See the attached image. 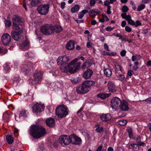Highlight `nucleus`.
<instances>
[{"mask_svg": "<svg viewBox=\"0 0 151 151\" xmlns=\"http://www.w3.org/2000/svg\"><path fill=\"white\" fill-rule=\"evenodd\" d=\"M46 133L45 129L42 127L35 125H31L29 131V135L36 139L44 136Z\"/></svg>", "mask_w": 151, "mask_h": 151, "instance_id": "obj_1", "label": "nucleus"}, {"mask_svg": "<svg viewBox=\"0 0 151 151\" xmlns=\"http://www.w3.org/2000/svg\"><path fill=\"white\" fill-rule=\"evenodd\" d=\"M81 63L78 62L76 64H74L70 63L67 66H60V68L62 71L66 73L69 72L71 73L76 72L79 70Z\"/></svg>", "mask_w": 151, "mask_h": 151, "instance_id": "obj_2", "label": "nucleus"}, {"mask_svg": "<svg viewBox=\"0 0 151 151\" xmlns=\"http://www.w3.org/2000/svg\"><path fill=\"white\" fill-rule=\"evenodd\" d=\"M56 114L60 118L65 116L68 114V109L64 105L58 107L56 109Z\"/></svg>", "mask_w": 151, "mask_h": 151, "instance_id": "obj_3", "label": "nucleus"}, {"mask_svg": "<svg viewBox=\"0 0 151 151\" xmlns=\"http://www.w3.org/2000/svg\"><path fill=\"white\" fill-rule=\"evenodd\" d=\"M91 88H90L84 82L81 85H78L76 87V91L79 94H84L90 91Z\"/></svg>", "mask_w": 151, "mask_h": 151, "instance_id": "obj_4", "label": "nucleus"}, {"mask_svg": "<svg viewBox=\"0 0 151 151\" xmlns=\"http://www.w3.org/2000/svg\"><path fill=\"white\" fill-rule=\"evenodd\" d=\"M71 135L70 136L66 135L60 136L58 139L59 142L63 146L68 145L71 143Z\"/></svg>", "mask_w": 151, "mask_h": 151, "instance_id": "obj_5", "label": "nucleus"}, {"mask_svg": "<svg viewBox=\"0 0 151 151\" xmlns=\"http://www.w3.org/2000/svg\"><path fill=\"white\" fill-rule=\"evenodd\" d=\"M42 74L43 73L40 71L35 73L33 76V78L30 80V82L34 85L39 83L42 79Z\"/></svg>", "mask_w": 151, "mask_h": 151, "instance_id": "obj_6", "label": "nucleus"}, {"mask_svg": "<svg viewBox=\"0 0 151 151\" xmlns=\"http://www.w3.org/2000/svg\"><path fill=\"white\" fill-rule=\"evenodd\" d=\"M50 4L49 3L46 4H41L38 6L37 10L40 14L45 15L48 12Z\"/></svg>", "mask_w": 151, "mask_h": 151, "instance_id": "obj_7", "label": "nucleus"}, {"mask_svg": "<svg viewBox=\"0 0 151 151\" xmlns=\"http://www.w3.org/2000/svg\"><path fill=\"white\" fill-rule=\"evenodd\" d=\"M41 32L43 34L49 35L53 33V27L49 26L48 24L42 26L40 28Z\"/></svg>", "mask_w": 151, "mask_h": 151, "instance_id": "obj_8", "label": "nucleus"}, {"mask_svg": "<svg viewBox=\"0 0 151 151\" xmlns=\"http://www.w3.org/2000/svg\"><path fill=\"white\" fill-rule=\"evenodd\" d=\"M122 101L117 97H113L111 100V105L112 109L114 110L118 109Z\"/></svg>", "mask_w": 151, "mask_h": 151, "instance_id": "obj_9", "label": "nucleus"}, {"mask_svg": "<svg viewBox=\"0 0 151 151\" xmlns=\"http://www.w3.org/2000/svg\"><path fill=\"white\" fill-rule=\"evenodd\" d=\"M34 67L35 64L30 61H28L25 63L24 65L22 66L21 68L24 72L28 73L29 71L34 69Z\"/></svg>", "mask_w": 151, "mask_h": 151, "instance_id": "obj_10", "label": "nucleus"}, {"mask_svg": "<svg viewBox=\"0 0 151 151\" xmlns=\"http://www.w3.org/2000/svg\"><path fill=\"white\" fill-rule=\"evenodd\" d=\"M23 32L22 29H20L18 32L13 31H12L11 35L12 38L16 41H19L22 38V34Z\"/></svg>", "mask_w": 151, "mask_h": 151, "instance_id": "obj_11", "label": "nucleus"}, {"mask_svg": "<svg viewBox=\"0 0 151 151\" xmlns=\"http://www.w3.org/2000/svg\"><path fill=\"white\" fill-rule=\"evenodd\" d=\"M32 111L34 113L41 112L45 109V106L43 104L38 103L35 104L32 107Z\"/></svg>", "mask_w": 151, "mask_h": 151, "instance_id": "obj_12", "label": "nucleus"}, {"mask_svg": "<svg viewBox=\"0 0 151 151\" xmlns=\"http://www.w3.org/2000/svg\"><path fill=\"white\" fill-rule=\"evenodd\" d=\"M69 60L68 57L66 56H60L57 59V63L58 65L63 66V64L67 63Z\"/></svg>", "mask_w": 151, "mask_h": 151, "instance_id": "obj_13", "label": "nucleus"}, {"mask_svg": "<svg viewBox=\"0 0 151 151\" xmlns=\"http://www.w3.org/2000/svg\"><path fill=\"white\" fill-rule=\"evenodd\" d=\"M11 36L8 33L4 34L1 37V41L5 45H9L11 41Z\"/></svg>", "mask_w": 151, "mask_h": 151, "instance_id": "obj_14", "label": "nucleus"}, {"mask_svg": "<svg viewBox=\"0 0 151 151\" xmlns=\"http://www.w3.org/2000/svg\"><path fill=\"white\" fill-rule=\"evenodd\" d=\"M119 107L123 111H127L129 109L128 102L124 100H122Z\"/></svg>", "mask_w": 151, "mask_h": 151, "instance_id": "obj_15", "label": "nucleus"}, {"mask_svg": "<svg viewBox=\"0 0 151 151\" xmlns=\"http://www.w3.org/2000/svg\"><path fill=\"white\" fill-rule=\"evenodd\" d=\"M23 19L17 15H14L13 17L12 23L14 22L15 23H18L19 25L22 26L23 25Z\"/></svg>", "mask_w": 151, "mask_h": 151, "instance_id": "obj_16", "label": "nucleus"}, {"mask_svg": "<svg viewBox=\"0 0 151 151\" xmlns=\"http://www.w3.org/2000/svg\"><path fill=\"white\" fill-rule=\"evenodd\" d=\"M71 143L73 144L79 145L81 143V139L80 138L74 135H71Z\"/></svg>", "mask_w": 151, "mask_h": 151, "instance_id": "obj_17", "label": "nucleus"}, {"mask_svg": "<svg viewBox=\"0 0 151 151\" xmlns=\"http://www.w3.org/2000/svg\"><path fill=\"white\" fill-rule=\"evenodd\" d=\"M108 86L109 91L112 93L116 92V86L113 82L109 81L108 83Z\"/></svg>", "mask_w": 151, "mask_h": 151, "instance_id": "obj_18", "label": "nucleus"}, {"mask_svg": "<svg viewBox=\"0 0 151 151\" xmlns=\"http://www.w3.org/2000/svg\"><path fill=\"white\" fill-rule=\"evenodd\" d=\"M93 74L92 71L90 69H87L84 73L83 77L85 79H87L90 78Z\"/></svg>", "mask_w": 151, "mask_h": 151, "instance_id": "obj_19", "label": "nucleus"}, {"mask_svg": "<svg viewBox=\"0 0 151 151\" xmlns=\"http://www.w3.org/2000/svg\"><path fill=\"white\" fill-rule=\"evenodd\" d=\"M75 43L72 40H70L68 42L66 45V49L68 50H73L74 48Z\"/></svg>", "mask_w": 151, "mask_h": 151, "instance_id": "obj_20", "label": "nucleus"}, {"mask_svg": "<svg viewBox=\"0 0 151 151\" xmlns=\"http://www.w3.org/2000/svg\"><path fill=\"white\" fill-rule=\"evenodd\" d=\"M29 42L26 41L20 45L19 48L23 51L27 50L29 47Z\"/></svg>", "mask_w": 151, "mask_h": 151, "instance_id": "obj_21", "label": "nucleus"}, {"mask_svg": "<svg viewBox=\"0 0 151 151\" xmlns=\"http://www.w3.org/2000/svg\"><path fill=\"white\" fill-rule=\"evenodd\" d=\"M46 123L47 126L52 127L55 125V120L53 118H50L46 119Z\"/></svg>", "mask_w": 151, "mask_h": 151, "instance_id": "obj_22", "label": "nucleus"}, {"mask_svg": "<svg viewBox=\"0 0 151 151\" xmlns=\"http://www.w3.org/2000/svg\"><path fill=\"white\" fill-rule=\"evenodd\" d=\"M100 118L103 121H107L111 119V116L109 114H103L100 116Z\"/></svg>", "mask_w": 151, "mask_h": 151, "instance_id": "obj_23", "label": "nucleus"}, {"mask_svg": "<svg viewBox=\"0 0 151 151\" xmlns=\"http://www.w3.org/2000/svg\"><path fill=\"white\" fill-rule=\"evenodd\" d=\"M43 3L42 0H32L31 1V5L32 7L37 6L41 5Z\"/></svg>", "mask_w": 151, "mask_h": 151, "instance_id": "obj_24", "label": "nucleus"}, {"mask_svg": "<svg viewBox=\"0 0 151 151\" xmlns=\"http://www.w3.org/2000/svg\"><path fill=\"white\" fill-rule=\"evenodd\" d=\"M99 11L97 9H92L89 12V15L90 16L94 17L99 13Z\"/></svg>", "mask_w": 151, "mask_h": 151, "instance_id": "obj_25", "label": "nucleus"}, {"mask_svg": "<svg viewBox=\"0 0 151 151\" xmlns=\"http://www.w3.org/2000/svg\"><path fill=\"white\" fill-rule=\"evenodd\" d=\"M10 117V115L8 112L6 111L3 114V118L5 122H8Z\"/></svg>", "mask_w": 151, "mask_h": 151, "instance_id": "obj_26", "label": "nucleus"}, {"mask_svg": "<svg viewBox=\"0 0 151 151\" xmlns=\"http://www.w3.org/2000/svg\"><path fill=\"white\" fill-rule=\"evenodd\" d=\"M137 145L139 146H145L146 144L144 142H141V138L140 136H138L136 139Z\"/></svg>", "mask_w": 151, "mask_h": 151, "instance_id": "obj_27", "label": "nucleus"}, {"mask_svg": "<svg viewBox=\"0 0 151 151\" xmlns=\"http://www.w3.org/2000/svg\"><path fill=\"white\" fill-rule=\"evenodd\" d=\"M97 96L102 99H104L108 97L109 96V94L106 93H100L97 94Z\"/></svg>", "mask_w": 151, "mask_h": 151, "instance_id": "obj_28", "label": "nucleus"}, {"mask_svg": "<svg viewBox=\"0 0 151 151\" xmlns=\"http://www.w3.org/2000/svg\"><path fill=\"white\" fill-rule=\"evenodd\" d=\"M53 32L55 31L57 33H58L62 30V28L60 26L57 25L55 27H53Z\"/></svg>", "mask_w": 151, "mask_h": 151, "instance_id": "obj_29", "label": "nucleus"}, {"mask_svg": "<svg viewBox=\"0 0 151 151\" xmlns=\"http://www.w3.org/2000/svg\"><path fill=\"white\" fill-rule=\"evenodd\" d=\"M104 74L108 77H110L111 76L112 72L109 69L107 68L104 70Z\"/></svg>", "mask_w": 151, "mask_h": 151, "instance_id": "obj_30", "label": "nucleus"}, {"mask_svg": "<svg viewBox=\"0 0 151 151\" xmlns=\"http://www.w3.org/2000/svg\"><path fill=\"white\" fill-rule=\"evenodd\" d=\"M91 64L90 61L89 60H87L83 64L82 66V68H88L91 65Z\"/></svg>", "mask_w": 151, "mask_h": 151, "instance_id": "obj_31", "label": "nucleus"}, {"mask_svg": "<svg viewBox=\"0 0 151 151\" xmlns=\"http://www.w3.org/2000/svg\"><path fill=\"white\" fill-rule=\"evenodd\" d=\"M88 12V11L86 9L83 10L78 14V18L79 19H82L85 14Z\"/></svg>", "mask_w": 151, "mask_h": 151, "instance_id": "obj_32", "label": "nucleus"}, {"mask_svg": "<svg viewBox=\"0 0 151 151\" xmlns=\"http://www.w3.org/2000/svg\"><path fill=\"white\" fill-rule=\"evenodd\" d=\"M6 140L9 144H11L14 142L13 138L10 135H8L6 137Z\"/></svg>", "mask_w": 151, "mask_h": 151, "instance_id": "obj_33", "label": "nucleus"}, {"mask_svg": "<svg viewBox=\"0 0 151 151\" xmlns=\"http://www.w3.org/2000/svg\"><path fill=\"white\" fill-rule=\"evenodd\" d=\"M84 82L90 88H91V86H93L95 84V82L93 81L86 80Z\"/></svg>", "mask_w": 151, "mask_h": 151, "instance_id": "obj_34", "label": "nucleus"}, {"mask_svg": "<svg viewBox=\"0 0 151 151\" xmlns=\"http://www.w3.org/2000/svg\"><path fill=\"white\" fill-rule=\"evenodd\" d=\"M79 8V6L78 5H76L71 8V11L73 13H75L78 11Z\"/></svg>", "mask_w": 151, "mask_h": 151, "instance_id": "obj_35", "label": "nucleus"}, {"mask_svg": "<svg viewBox=\"0 0 151 151\" xmlns=\"http://www.w3.org/2000/svg\"><path fill=\"white\" fill-rule=\"evenodd\" d=\"M18 24V23H15L14 22L12 23V28L13 30L17 31L18 30H19L20 29H22L20 28L19 27Z\"/></svg>", "mask_w": 151, "mask_h": 151, "instance_id": "obj_36", "label": "nucleus"}, {"mask_svg": "<svg viewBox=\"0 0 151 151\" xmlns=\"http://www.w3.org/2000/svg\"><path fill=\"white\" fill-rule=\"evenodd\" d=\"M141 58L140 55H132V60L134 61L136 60H139Z\"/></svg>", "mask_w": 151, "mask_h": 151, "instance_id": "obj_37", "label": "nucleus"}, {"mask_svg": "<svg viewBox=\"0 0 151 151\" xmlns=\"http://www.w3.org/2000/svg\"><path fill=\"white\" fill-rule=\"evenodd\" d=\"M127 122L125 119H122L119 120L118 123L119 125L122 126H124L125 125L127 124Z\"/></svg>", "mask_w": 151, "mask_h": 151, "instance_id": "obj_38", "label": "nucleus"}, {"mask_svg": "<svg viewBox=\"0 0 151 151\" xmlns=\"http://www.w3.org/2000/svg\"><path fill=\"white\" fill-rule=\"evenodd\" d=\"M20 116H23L24 117H27V114L26 111L24 110H22L20 112L19 117Z\"/></svg>", "mask_w": 151, "mask_h": 151, "instance_id": "obj_39", "label": "nucleus"}, {"mask_svg": "<svg viewBox=\"0 0 151 151\" xmlns=\"http://www.w3.org/2000/svg\"><path fill=\"white\" fill-rule=\"evenodd\" d=\"M127 132L129 134V137L130 138H133V135L132 132V130L131 129L129 128L127 129Z\"/></svg>", "mask_w": 151, "mask_h": 151, "instance_id": "obj_40", "label": "nucleus"}, {"mask_svg": "<svg viewBox=\"0 0 151 151\" xmlns=\"http://www.w3.org/2000/svg\"><path fill=\"white\" fill-rule=\"evenodd\" d=\"M114 67L117 70H121L122 67L119 65L118 64L116 63H114Z\"/></svg>", "mask_w": 151, "mask_h": 151, "instance_id": "obj_41", "label": "nucleus"}, {"mask_svg": "<svg viewBox=\"0 0 151 151\" xmlns=\"http://www.w3.org/2000/svg\"><path fill=\"white\" fill-rule=\"evenodd\" d=\"M4 70L6 71H9L10 69V67L8 63H6L4 66Z\"/></svg>", "mask_w": 151, "mask_h": 151, "instance_id": "obj_42", "label": "nucleus"}, {"mask_svg": "<svg viewBox=\"0 0 151 151\" xmlns=\"http://www.w3.org/2000/svg\"><path fill=\"white\" fill-rule=\"evenodd\" d=\"M119 39L121 40L122 41H128L129 42H130V41L128 40L127 37L126 35H124L123 37L122 36L121 37L119 38Z\"/></svg>", "mask_w": 151, "mask_h": 151, "instance_id": "obj_43", "label": "nucleus"}, {"mask_svg": "<svg viewBox=\"0 0 151 151\" xmlns=\"http://www.w3.org/2000/svg\"><path fill=\"white\" fill-rule=\"evenodd\" d=\"M102 54L104 55H108L110 56H113L114 55L113 52L110 53L106 51H103L102 52Z\"/></svg>", "mask_w": 151, "mask_h": 151, "instance_id": "obj_44", "label": "nucleus"}, {"mask_svg": "<svg viewBox=\"0 0 151 151\" xmlns=\"http://www.w3.org/2000/svg\"><path fill=\"white\" fill-rule=\"evenodd\" d=\"M129 10L128 7L126 6H122V10L123 12L126 13Z\"/></svg>", "mask_w": 151, "mask_h": 151, "instance_id": "obj_45", "label": "nucleus"}, {"mask_svg": "<svg viewBox=\"0 0 151 151\" xmlns=\"http://www.w3.org/2000/svg\"><path fill=\"white\" fill-rule=\"evenodd\" d=\"M145 7V5L144 4H142L138 6L137 10L138 11H140L143 9Z\"/></svg>", "mask_w": 151, "mask_h": 151, "instance_id": "obj_46", "label": "nucleus"}, {"mask_svg": "<svg viewBox=\"0 0 151 151\" xmlns=\"http://www.w3.org/2000/svg\"><path fill=\"white\" fill-rule=\"evenodd\" d=\"M96 131L99 133H101L104 131V129L102 127H98L96 129Z\"/></svg>", "mask_w": 151, "mask_h": 151, "instance_id": "obj_47", "label": "nucleus"}, {"mask_svg": "<svg viewBox=\"0 0 151 151\" xmlns=\"http://www.w3.org/2000/svg\"><path fill=\"white\" fill-rule=\"evenodd\" d=\"M5 24L6 27H9L11 25L12 23L11 21L7 20L5 21Z\"/></svg>", "mask_w": 151, "mask_h": 151, "instance_id": "obj_48", "label": "nucleus"}, {"mask_svg": "<svg viewBox=\"0 0 151 151\" xmlns=\"http://www.w3.org/2000/svg\"><path fill=\"white\" fill-rule=\"evenodd\" d=\"M137 145L136 144H131V146L133 147V150L134 151L136 150L137 148Z\"/></svg>", "mask_w": 151, "mask_h": 151, "instance_id": "obj_49", "label": "nucleus"}, {"mask_svg": "<svg viewBox=\"0 0 151 151\" xmlns=\"http://www.w3.org/2000/svg\"><path fill=\"white\" fill-rule=\"evenodd\" d=\"M114 28V27H111L110 26H107L106 28L105 29L107 31H111L113 30Z\"/></svg>", "mask_w": 151, "mask_h": 151, "instance_id": "obj_50", "label": "nucleus"}, {"mask_svg": "<svg viewBox=\"0 0 151 151\" xmlns=\"http://www.w3.org/2000/svg\"><path fill=\"white\" fill-rule=\"evenodd\" d=\"M118 78L120 81H123L124 80L125 77L123 75L121 74L119 75Z\"/></svg>", "mask_w": 151, "mask_h": 151, "instance_id": "obj_51", "label": "nucleus"}, {"mask_svg": "<svg viewBox=\"0 0 151 151\" xmlns=\"http://www.w3.org/2000/svg\"><path fill=\"white\" fill-rule=\"evenodd\" d=\"M96 3L95 0H90L89 2V4L91 6H94Z\"/></svg>", "mask_w": 151, "mask_h": 151, "instance_id": "obj_52", "label": "nucleus"}, {"mask_svg": "<svg viewBox=\"0 0 151 151\" xmlns=\"http://www.w3.org/2000/svg\"><path fill=\"white\" fill-rule=\"evenodd\" d=\"M142 25L141 23L139 20H137L135 22V25L134 26L136 27L139 26H141Z\"/></svg>", "mask_w": 151, "mask_h": 151, "instance_id": "obj_53", "label": "nucleus"}, {"mask_svg": "<svg viewBox=\"0 0 151 151\" xmlns=\"http://www.w3.org/2000/svg\"><path fill=\"white\" fill-rule=\"evenodd\" d=\"M125 30L128 32H130L132 31L131 28L129 27L126 26L125 27Z\"/></svg>", "mask_w": 151, "mask_h": 151, "instance_id": "obj_54", "label": "nucleus"}, {"mask_svg": "<svg viewBox=\"0 0 151 151\" xmlns=\"http://www.w3.org/2000/svg\"><path fill=\"white\" fill-rule=\"evenodd\" d=\"M134 73V72L131 70H129L127 72V75L128 76H131Z\"/></svg>", "mask_w": 151, "mask_h": 151, "instance_id": "obj_55", "label": "nucleus"}, {"mask_svg": "<svg viewBox=\"0 0 151 151\" xmlns=\"http://www.w3.org/2000/svg\"><path fill=\"white\" fill-rule=\"evenodd\" d=\"M128 24H131L132 26H134V25H135V22H134L131 19L128 21Z\"/></svg>", "mask_w": 151, "mask_h": 151, "instance_id": "obj_56", "label": "nucleus"}, {"mask_svg": "<svg viewBox=\"0 0 151 151\" xmlns=\"http://www.w3.org/2000/svg\"><path fill=\"white\" fill-rule=\"evenodd\" d=\"M7 51V50L6 49L4 48L2 49L1 48V53H2L4 54L6 53Z\"/></svg>", "mask_w": 151, "mask_h": 151, "instance_id": "obj_57", "label": "nucleus"}, {"mask_svg": "<svg viewBox=\"0 0 151 151\" xmlns=\"http://www.w3.org/2000/svg\"><path fill=\"white\" fill-rule=\"evenodd\" d=\"M93 44L91 42H88L86 44V46L88 48H90L92 46Z\"/></svg>", "mask_w": 151, "mask_h": 151, "instance_id": "obj_58", "label": "nucleus"}, {"mask_svg": "<svg viewBox=\"0 0 151 151\" xmlns=\"http://www.w3.org/2000/svg\"><path fill=\"white\" fill-rule=\"evenodd\" d=\"M71 81L73 83L77 84L78 83V82L76 78H73L71 79Z\"/></svg>", "mask_w": 151, "mask_h": 151, "instance_id": "obj_59", "label": "nucleus"}, {"mask_svg": "<svg viewBox=\"0 0 151 151\" xmlns=\"http://www.w3.org/2000/svg\"><path fill=\"white\" fill-rule=\"evenodd\" d=\"M125 19L128 22V21L131 19V16L129 14H128L127 16V15Z\"/></svg>", "mask_w": 151, "mask_h": 151, "instance_id": "obj_60", "label": "nucleus"}, {"mask_svg": "<svg viewBox=\"0 0 151 151\" xmlns=\"http://www.w3.org/2000/svg\"><path fill=\"white\" fill-rule=\"evenodd\" d=\"M78 60V59L77 58H75L73 60H72V61H71L70 63L75 64H76L77 63H76Z\"/></svg>", "mask_w": 151, "mask_h": 151, "instance_id": "obj_61", "label": "nucleus"}, {"mask_svg": "<svg viewBox=\"0 0 151 151\" xmlns=\"http://www.w3.org/2000/svg\"><path fill=\"white\" fill-rule=\"evenodd\" d=\"M126 53V51L124 50H123V51H122L121 52L120 55L122 56L123 57L125 55Z\"/></svg>", "mask_w": 151, "mask_h": 151, "instance_id": "obj_62", "label": "nucleus"}, {"mask_svg": "<svg viewBox=\"0 0 151 151\" xmlns=\"http://www.w3.org/2000/svg\"><path fill=\"white\" fill-rule=\"evenodd\" d=\"M104 48L107 51H109L110 50L109 49L108 46L106 43H105L104 45Z\"/></svg>", "mask_w": 151, "mask_h": 151, "instance_id": "obj_63", "label": "nucleus"}, {"mask_svg": "<svg viewBox=\"0 0 151 151\" xmlns=\"http://www.w3.org/2000/svg\"><path fill=\"white\" fill-rule=\"evenodd\" d=\"M65 2H61V6H60V7H61V8L63 9L65 7Z\"/></svg>", "mask_w": 151, "mask_h": 151, "instance_id": "obj_64", "label": "nucleus"}]
</instances>
